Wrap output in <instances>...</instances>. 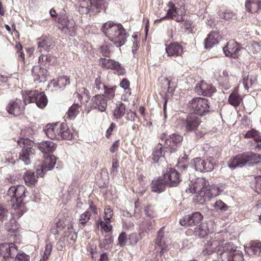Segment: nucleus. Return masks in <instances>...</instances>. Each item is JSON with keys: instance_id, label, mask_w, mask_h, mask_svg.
Returning a JSON list of instances; mask_svg holds the SVG:
<instances>
[{"instance_id": "obj_55", "label": "nucleus", "mask_w": 261, "mask_h": 261, "mask_svg": "<svg viewBox=\"0 0 261 261\" xmlns=\"http://www.w3.org/2000/svg\"><path fill=\"white\" fill-rule=\"evenodd\" d=\"M256 80L255 78L252 79V78L249 79L248 76L244 77L243 84L244 88L246 89H249L253 84V82Z\"/></svg>"}, {"instance_id": "obj_30", "label": "nucleus", "mask_w": 261, "mask_h": 261, "mask_svg": "<svg viewBox=\"0 0 261 261\" xmlns=\"http://www.w3.org/2000/svg\"><path fill=\"white\" fill-rule=\"evenodd\" d=\"M166 51L168 56L177 57L183 51L182 47L177 42L171 43L166 47Z\"/></svg>"}, {"instance_id": "obj_35", "label": "nucleus", "mask_w": 261, "mask_h": 261, "mask_svg": "<svg viewBox=\"0 0 261 261\" xmlns=\"http://www.w3.org/2000/svg\"><path fill=\"white\" fill-rule=\"evenodd\" d=\"M213 230L210 229L207 227V225L205 224H201L198 225L194 228V234L195 236H197L199 238H203L208 233H212Z\"/></svg>"}, {"instance_id": "obj_12", "label": "nucleus", "mask_w": 261, "mask_h": 261, "mask_svg": "<svg viewBox=\"0 0 261 261\" xmlns=\"http://www.w3.org/2000/svg\"><path fill=\"white\" fill-rule=\"evenodd\" d=\"M160 139L164 142L165 147H169L170 151L174 152L183 140L182 136L177 134H172L167 135L165 133L161 135Z\"/></svg>"}, {"instance_id": "obj_52", "label": "nucleus", "mask_w": 261, "mask_h": 261, "mask_svg": "<svg viewBox=\"0 0 261 261\" xmlns=\"http://www.w3.org/2000/svg\"><path fill=\"white\" fill-rule=\"evenodd\" d=\"M144 212L147 217L146 218H154L156 217L153 208L151 206H146L145 208Z\"/></svg>"}, {"instance_id": "obj_38", "label": "nucleus", "mask_w": 261, "mask_h": 261, "mask_svg": "<svg viewBox=\"0 0 261 261\" xmlns=\"http://www.w3.org/2000/svg\"><path fill=\"white\" fill-rule=\"evenodd\" d=\"M34 102L40 108H44L47 103V99L44 92H39L37 91V94L35 95Z\"/></svg>"}, {"instance_id": "obj_5", "label": "nucleus", "mask_w": 261, "mask_h": 261, "mask_svg": "<svg viewBox=\"0 0 261 261\" xmlns=\"http://www.w3.org/2000/svg\"><path fill=\"white\" fill-rule=\"evenodd\" d=\"M107 6L106 0H81L79 2L78 10L83 14L95 15L105 10Z\"/></svg>"}, {"instance_id": "obj_13", "label": "nucleus", "mask_w": 261, "mask_h": 261, "mask_svg": "<svg viewBox=\"0 0 261 261\" xmlns=\"http://www.w3.org/2000/svg\"><path fill=\"white\" fill-rule=\"evenodd\" d=\"M189 186L191 192L197 194L195 196L194 200L200 203L199 196H204L203 194L209 186L208 181L204 178H197L191 185L189 184Z\"/></svg>"}, {"instance_id": "obj_62", "label": "nucleus", "mask_w": 261, "mask_h": 261, "mask_svg": "<svg viewBox=\"0 0 261 261\" xmlns=\"http://www.w3.org/2000/svg\"><path fill=\"white\" fill-rule=\"evenodd\" d=\"M129 244L131 245H136L139 241V238L136 233L130 234L128 238Z\"/></svg>"}, {"instance_id": "obj_15", "label": "nucleus", "mask_w": 261, "mask_h": 261, "mask_svg": "<svg viewBox=\"0 0 261 261\" xmlns=\"http://www.w3.org/2000/svg\"><path fill=\"white\" fill-rule=\"evenodd\" d=\"M163 177L168 184V187H173L177 186L181 181L179 173L174 169L167 168Z\"/></svg>"}, {"instance_id": "obj_51", "label": "nucleus", "mask_w": 261, "mask_h": 261, "mask_svg": "<svg viewBox=\"0 0 261 261\" xmlns=\"http://www.w3.org/2000/svg\"><path fill=\"white\" fill-rule=\"evenodd\" d=\"M116 88V86L110 88L106 86V88L103 90L102 92H104V93L105 94L106 96L108 97V98L111 99H113L115 96Z\"/></svg>"}, {"instance_id": "obj_20", "label": "nucleus", "mask_w": 261, "mask_h": 261, "mask_svg": "<svg viewBox=\"0 0 261 261\" xmlns=\"http://www.w3.org/2000/svg\"><path fill=\"white\" fill-rule=\"evenodd\" d=\"M194 164L195 169L200 172H209L214 169V164L211 157L206 160L200 158H196L194 159Z\"/></svg>"}, {"instance_id": "obj_40", "label": "nucleus", "mask_w": 261, "mask_h": 261, "mask_svg": "<svg viewBox=\"0 0 261 261\" xmlns=\"http://www.w3.org/2000/svg\"><path fill=\"white\" fill-rule=\"evenodd\" d=\"M23 179L27 186H34L37 181V178L33 172L27 171L23 175Z\"/></svg>"}, {"instance_id": "obj_46", "label": "nucleus", "mask_w": 261, "mask_h": 261, "mask_svg": "<svg viewBox=\"0 0 261 261\" xmlns=\"http://www.w3.org/2000/svg\"><path fill=\"white\" fill-rule=\"evenodd\" d=\"M69 83V79L67 76H61L58 77L57 81L54 83V86L58 87L60 89H63Z\"/></svg>"}, {"instance_id": "obj_27", "label": "nucleus", "mask_w": 261, "mask_h": 261, "mask_svg": "<svg viewBox=\"0 0 261 261\" xmlns=\"http://www.w3.org/2000/svg\"><path fill=\"white\" fill-rule=\"evenodd\" d=\"M155 244L161 249L162 253L169 249L168 246L170 244V241L165 238L163 233V228L160 229L158 232V235L155 240Z\"/></svg>"}, {"instance_id": "obj_8", "label": "nucleus", "mask_w": 261, "mask_h": 261, "mask_svg": "<svg viewBox=\"0 0 261 261\" xmlns=\"http://www.w3.org/2000/svg\"><path fill=\"white\" fill-rule=\"evenodd\" d=\"M17 144L22 148L19 153V160L26 165L30 164L31 159L35 153V150L33 148L35 144L34 142L28 138H22L18 140Z\"/></svg>"}, {"instance_id": "obj_37", "label": "nucleus", "mask_w": 261, "mask_h": 261, "mask_svg": "<svg viewBox=\"0 0 261 261\" xmlns=\"http://www.w3.org/2000/svg\"><path fill=\"white\" fill-rule=\"evenodd\" d=\"M219 34L218 33L213 32L210 33L205 40V47L206 48H210L218 43V38Z\"/></svg>"}, {"instance_id": "obj_59", "label": "nucleus", "mask_w": 261, "mask_h": 261, "mask_svg": "<svg viewBox=\"0 0 261 261\" xmlns=\"http://www.w3.org/2000/svg\"><path fill=\"white\" fill-rule=\"evenodd\" d=\"M8 211L3 205H0V222H3L8 217Z\"/></svg>"}, {"instance_id": "obj_44", "label": "nucleus", "mask_w": 261, "mask_h": 261, "mask_svg": "<svg viewBox=\"0 0 261 261\" xmlns=\"http://www.w3.org/2000/svg\"><path fill=\"white\" fill-rule=\"evenodd\" d=\"M217 14L220 18L226 20L232 19L234 16V14L232 12L225 9H220L218 10Z\"/></svg>"}, {"instance_id": "obj_36", "label": "nucleus", "mask_w": 261, "mask_h": 261, "mask_svg": "<svg viewBox=\"0 0 261 261\" xmlns=\"http://www.w3.org/2000/svg\"><path fill=\"white\" fill-rule=\"evenodd\" d=\"M38 149L42 152H52L56 149L55 144L51 141H42L38 145Z\"/></svg>"}, {"instance_id": "obj_39", "label": "nucleus", "mask_w": 261, "mask_h": 261, "mask_svg": "<svg viewBox=\"0 0 261 261\" xmlns=\"http://www.w3.org/2000/svg\"><path fill=\"white\" fill-rule=\"evenodd\" d=\"M113 116L117 120L120 119L125 113V106L122 102L116 104L113 110Z\"/></svg>"}, {"instance_id": "obj_53", "label": "nucleus", "mask_w": 261, "mask_h": 261, "mask_svg": "<svg viewBox=\"0 0 261 261\" xmlns=\"http://www.w3.org/2000/svg\"><path fill=\"white\" fill-rule=\"evenodd\" d=\"M111 44H105L100 47V51L103 56L109 57L111 56L110 46Z\"/></svg>"}, {"instance_id": "obj_7", "label": "nucleus", "mask_w": 261, "mask_h": 261, "mask_svg": "<svg viewBox=\"0 0 261 261\" xmlns=\"http://www.w3.org/2000/svg\"><path fill=\"white\" fill-rule=\"evenodd\" d=\"M17 144L22 148L19 153V160L26 165L30 164L31 159L35 153V150L33 148L35 144L34 142L28 138H22L18 140Z\"/></svg>"}, {"instance_id": "obj_9", "label": "nucleus", "mask_w": 261, "mask_h": 261, "mask_svg": "<svg viewBox=\"0 0 261 261\" xmlns=\"http://www.w3.org/2000/svg\"><path fill=\"white\" fill-rule=\"evenodd\" d=\"M167 6L169 9L167 11L166 15L156 21H161L164 19H173L177 22L184 21L183 17L185 15L186 10L183 3L180 6L178 5V6H176L175 4L170 2L168 3Z\"/></svg>"}, {"instance_id": "obj_61", "label": "nucleus", "mask_w": 261, "mask_h": 261, "mask_svg": "<svg viewBox=\"0 0 261 261\" xmlns=\"http://www.w3.org/2000/svg\"><path fill=\"white\" fill-rule=\"evenodd\" d=\"M113 241V237L110 235V234H109L108 235H106V238L101 241L100 245L101 246L105 247L107 245L112 244Z\"/></svg>"}, {"instance_id": "obj_63", "label": "nucleus", "mask_w": 261, "mask_h": 261, "mask_svg": "<svg viewBox=\"0 0 261 261\" xmlns=\"http://www.w3.org/2000/svg\"><path fill=\"white\" fill-rule=\"evenodd\" d=\"M255 190L261 194V175L257 176L255 177Z\"/></svg>"}, {"instance_id": "obj_33", "label": "nucleus", "mask_w": 261, "mask_h": 261, "mask_svg": "<svg viewBox=\"0 0 261 261\" xmlns=\"http://www.w3.org/2000/svg\"><path fill=\"white\" fill-rule=\"evenodd\" d=\"M245 7L248 12L252 13L257 12L261 9V1L246 0Z\"/></svg>"}, {"instance_id": "obj_54", "label": "nucleus", "mask_w": 261, "mask_h": 261, "mask_svg": "<svg viewBox=\"0 0 261 261\" xmlns=\"http://www.w3.org/2000/svg\"><path fill=\"white\" fill-rule=\"evenodd\" d=\"M101 229L106 232H110L112 230V226L110 223H107L106 221H103L100 220L99 222Z\"/></svg>"}, {"instance_id": "obj_32", "label": "nucleus", "mask_w": 261, "mask_h": 261, "mask_svg": "<svg viewBox=\"0 0 261 261\" xmlns=\"http://www.w3.org/2000/svg\"><path fill=\"white\" fill-rule=\"evenodd\" d=\"M99 65L103 68L111 70H115L120 67V63L118 62L103 58H101L99 59Z\"/></svg>"}, {"instance_id": "obj_11", "label": "nucleus", "mask_w": 261, "mask_h": 261, "mask_svg": "<svg viewBox=\"0 0 261 261\" xmlns=\"http://www.w3.org/2000/svg\"><path fill=\"white\" fill-rule=\"evenodd\" d=\"M181 129L186 133L195 132L201 123V119L194 113L188 115L181 120Z\"/></svg>"}, {"instance_id": "obj_49", "label": "nucleus", "mask_w": 261, "mask_h": 261, "mask_svg": "<svg viewBox=\"0 0 261 261\" xmlns=\"http://www.w3.org/2000/svg\"><path fill=\"white\" fill-rule=\"evenodd\" d=\"M113 216V212L110 206H108L105 209L104 220L107 223H110L111 219Z\"/></svg>"}, {"instance_id": "obj_41", "label": "nucleus", "mask_w": 261, "mask_h": 261, "mask_svg": "<svg viewBox=\"0 0 261 261\" xmlns=\"http://www.w3.org/2000/svg\"><path fill=\"white\" fill-rule=\"evenodd\" d=\"M37 94V90L25 91L22 93L24 103L26 105L32 102H34V100H35V97Z\"/></svg>"}, {"instance_id": "obj_31", "label": "nucleus", "mask_w": 261, "mask_h": 261, "mask_svg": "<svg viewBox=\"0 0 261 261\" xmlns=\"http://www.w3.org/2000/svg\"><path fill=\"white\" fill-rule=\"evenodd\" d=\"M245 251L250 256L259 254L261 251V242L258 241H251L249 246L245 247Z\"/></svg>"}, {"instance_id": "obj_56", "label": "nucleus", "mask_w": 261, "mask_h": 261, "mask_svg": "<svg viewBox=\"0 0 261 261\" xmlns=\"http://www.w3.org/2000/svg\"><path fill=\"white\" fill-rule=\"evenodd\" d=\"M50 56H44L43 55H41L39 57V63L40 64V65H46L47 64L49 65L50 61Z\"/></svg>"}, {"instance_id": "obj_18", "label": "nucleus", "mask_w": 261, "mask_h": 261, "mask_svg": "<svg viewBox=\"0 0 261 261\" xmlns=\"http://www.w3.org/2000/svg\"><path fill=\"white\" fill-rule=\"evenodd\" d=\"M6 110L9 114L16 116L21 114L24 110V107L21 100L16 98L15 100H11L9 102Z\"/></svg>"}, {"instance_id": "obj_45", "label": "nucleus", "mask_w": 261, "mask_h": 261, "mask_svg": "<svg viewBox=\"0 0 261 261\" xmlns=\"http://www.w3.org/2000/svg\"><path fill=\"white\" fill-rule=\"evenodd\" d=\"M80 106L79 104L74 103L72 105L69 109V110L67 113V118L70 119H73L75 118L77 115L79 113V109Z\"/></svg>"}, {"instance_id": "obj_3", "label": "nucleus", "mask_w": 261, "mask_h": 261, "mask_svg": "<svg viewBox=\"0 0 261 261\" xmlns=\"http://www.w3.org/2000/svg\"><path fill=\"white\" fill-rule=\"evenodd\" d=\"M0 257L1 261H30V256L23 252H18L14 243L0 244Z\"/></svg>"}, {"instance_id": "obj_43", "label": "nucleus", "mask_w": 261, "mask_h": 261, "mask_svg": "<svg viewBox=\"0 0 261 261\" xmlns=\"http://www.w3.org/2000/svg\"><path fill=\"white\" fill-rule=\"evenodd\" d=\"M242 100V98L241 96L238 93L237 91L234 90L233 92H232L228 98V101L229 103L234 106L238 107L240 104V102Z\"/></svg>"}, {"instance_id": "obj_60", "label": "nucleus", "mask_w": 261, "mask_h": 261, "mask_svg": "<svg viewBox=\"0 0 261 261\" xmlns=\"http://www.w3.org/2000/svg\"><path fill=\"white\" fill-rule=\"evenodd\" d=\"M53 249V246L50 243H46L45 245V249L44 252L43 258L47 259L49 256Z\"/></svg>"}, {"instance_id": "obj_4", "label": "nucleus", "mask_w": 261, "mask_h": 261, "mask_svg": "<svg viewBox=\"0 0 261 261\" xmlns=\"http://www.w3.org/2000/svg\"><path fill=\"white\" fill-rule=\"evenodd\" d=\"M261 155L252 152H246L238 154L229 160L228 164L229 168L235 169L242 167L246 165L253 166L260 162Z\"/></svg>"}, {"instance_id": "obj_16", "label": "nucleus", "mask_w": 261, "mask_h": 261, "mask_svg": "<svg viewBox=\"0 0 261 261\" xmlns=\"http://www.w3.org/2000/svg\"><path fill=\"white\" fill-rule=\"evenodd\" d=\"M56 160V157L54 155L47 158L41 164L40 168L36 169L37 176L42 177L46 171L51 170L54 167Z\"/></svg>"}, {"instance_id": "obj_14", "label": "nucleus", "mask_w": 261, "mask_h": 261, "mask_svg": "<svg viewBox=\"0 0 261 261\" xmlns=\"http://www.w3.org/2000/svg\"><path fill=\"white\" fill-rule=\"evenodd\" d=\"M58 29L63 33L72 35L73 32L75 21L72 18H69L65 15H60L58 18Z\"/></svg>"}, {"instance_id": "obj_58", "label": "nucleus", "mask_w": 261, "mask_h": 261, "mask_svg": "<svg viewBox=\"0 0 261 261\" xmlns=\"http://www.w3.org/2000/svg\"><path fill=\"white\" fill-rule=\"evenodd\" d=\"M118 244L121 246H124L126 245L127 241V236L125 232H122L118 237Z\"/></svg>"}, {"instance_id": "obj_2", "label": "nucleus", "mask_w": 261, "mask_h": 261, "mask_svg": "<svg viewBox=\"0 0 261 261\" xmlns=\"http://www.w3.org/2000/svg\"><path fill=\"white\" fill-rule=\"evenodd\" d=\"M101 30L116 47L122 46L126 41L127 35L121 23L108 21L102 25Z\"/></svg>"}, {"instance_id": "obj_22", "label": "nucleus", "mask_w": 261, "mask_h": 261, "mask_svg": "<svg viewBox=\"0 0 261 261\" xmlns=\"http://www.w3.org/2000/svg\"><path fill=\"white\" fill-rule=\"evenodd\" d=\"M195 91L198 95L211 96L215 92V88L211 84L201 81L196 85L195 87Z\"/></svg>"}, {"instance_id": "obj_10", "label": "nucleus", "mask_w": 261, "mask_h": 261, "mask_svg": "<svg viewBox=\"0 0 261 261\" xmlns=\"http://www.w3.org/2000/svg\"><path fill=\"white\" fill-rule=\"evenodd\" d=\"M189 106L193 109L195 114L204 116L210 111L208 100L202 97H195L189 102Z\"/></svg>"}, {"instance_id": "obj_1", "label": "nucleus", "mask_w": 261, "mask_h": 261, "mask_svg": "<svg viewBox=\"0 0 261 261\" xmlns=\"http://www.w3.org/2000/svg\"><path fill=\"white\" fill-rule=\"evenodd\" d=\"M27 189L22 185L13 186L7 191L6 199L10 205L14 210L13 214L19 218L26 212L24 199L25 197Z\"/></svg>"}, {"instance_id": "obj_50", "label": "nucleus", "mask_w": 261, "mask_h": 261, "mask_svg": "<svg viewBox=\"0 0 261 261\" xmlns=\"http://www.w3.org/2000/svg\"><path fill=\"white\" fill-rule=\"evenodd\" d=\"M214 207L216 210H219L221 212H224L226 211L229 207L221 200H218L215 203Z\"/></svg>"}, {"instance_id": "obj_17", "label": "nucleus", "mask_w": 261, "mask_h": 261, "mask_svg": "<svg viewBox=\"0 0 261 261\" xmlns=\"http://www.w3.org/2000/svg\"><path fill=\"white\" fill-rule=\"evenodd\" d=\"M107 99L103 94H97L91 100L90 107L100 112H103L107 108Z\"/></svg>"}, {"instance_id": "obj_26", "label": "nucleus", "mask_w": 261, "mask_h": 261, "mask_svg": "<svg viewBox=\"0 0 261 261\" xmlns=\"http://www.w3.org/2000/svg\"><path fill=\"white\" fill-rule=\"evenodd\" d=\"M47 70L40 66H35L32 69V75L34 77L35 81L44 82L46 81Z\"/></svg>"}, {"instance_id": "obj_21", "label": "nucleus", "mask_w": 261, "mask_h": 261, "mask_svg": "<svg viewBox=\"0 0 261 261\" xmlns=\"http://www.w3.org/2000/svg\"><path fill=\"white\" fill-rule=\"evenodd\" d=\"M240 45L234 40L229 41L227 44L223 47L225 55L227 57L236 58L240 50Z\"/></svg>"}, {"instance_id": "obj_42", "label": "nucleus", "mask_w": 261, "mask_h": 261, "mask_svg": "<svg viewBox=\"0 0 261 261\" xmlns=\"http://www.w3.org/2000/svg\"><path fill=\"white\" fill-rule=\"evenodd\" d=\"M154 218H146L141 225V229L142 232H146L148 230L153 229L155 223Z\"/></svg>"}, {"instance_id": "obj_23", "label": "nucleus", "mask_w": 261, "mask_h": 261, "mask_svg": "<svg viewBox=\"0 0 261 261\" xmlns=\"http://www.w3.org/2000/svg\"><path fill=\"white\" fill-rule=\"evenodd\" d=\"M92 213L97 215L98 213L97 208L95 205H90L89 207L83 213H82L79 220V227L83 229L90 219Z\"/></svg>"}, {"instance_id": "obj_64", "label": "nucleus", "mask_w": 261, "mask_h": 261, "mask_svg": "<svg viewBox=\"0 0 261 261\" xmlns=\"http://www.w3.org/2000/svg\"><path fill=\"white\" fill-rule=\"evenodd\" d=\"M119 85L121 88L125 90H130V83L129 81L127 79H123L120 82Z\"/></svg>"}, {"instance_id": "obj_24", "label": "nucleus", "mask_w": 261, "mask_h": 261, "mask_svg": "<svg viewBox=\"0 0 261 261\" xmlns=\"http://www.w3.org/2000/svg\"><path fill=\"white\" fill-rule=\"evenodd\" d=\"M222 191L218 186L215 185L211 186L209 187L208 189L207 188L203 194L204 196H199L200 198V203H202L206 201H209L211 198L219 195Z\"/></svg>"}, {"instance_id": "obj_19", "label": "nucleus", "mask_w": 261, "mask_h": 261, "mask_svg": "<svg viewBox=\"0 0 261 261\" xmlns=\"http://www.w3.org/2000/svg\"><path fill=\"white\" fill-rule=\"evenodd\" d=\"M203 218L199 212H195L181 219L179 223L182 226H192L200 223Z\"/></svg>"}, {"instance_id": "obj_28", "label": "nucleus", "mask_w": 261, "mask_h": 261, "mask_svg": "<svg viewBox=\"0 0 261 261\" xmlns=\"http://www.w3.org/2000/svg\"><path fill=\"white\" fill-rule=\"evenodd\" d=\"M38 47L39 51H49V50L55 46L54 42L47 37H42L38 39Z\"/></svg>"}, {"instance_id": "obj_6", "label": "nucleus", "mask_w": 261, "mask_h": 261, "mask_svg": "<svg viewBox=\"0 0 261 261\" xmlns=\"http://www.w3.org/2000/svg\"><path fill=\"white\" fill-rule=\"evenodd\" d=\"M218 259L224 261L223 258H227L226 261H243V254L239 250H236V247L230 242L222 243L218 249Z\"/></svg>"}, {"instance_id": "obj_47", "label": "nucleus", "mask_w": 261, "mask_h": 261, "mask_svg": "<svg viewBox=\"0 0 261 261\" xmlns=\"http://www.w3.org/2000/svg\"><path fill=\"white\" fill-rule=\"evenodd\" d=\"M245 138H254L255 140H261V136L259 135V133L254 129H251L248 130L244 135Z\"/></svg>"}, {"instance_id": "obj_34", "label": "nucleus", "mask_w": 261, "mask_h": 261, "mask_svg": "<svg viewBox=\"0 0 261 261\" xmlns=\"http://www.w3.org/2000/svg\"><path fill=\"white\" fill-rule=\"evenodd\" d=\"M164 154L165 151L163 149V144L161 143H159L154 148L150 159L154 163H158L161 158L164 157Z\"/></svg>"}, {"instance_id": "obj_48", "label": "nucleus", "mask_w": 261, "mask_h": 261, "mask_svg": "<svg viewBox=\"0 0 261 261\" xmlns=\"http://www.w3.org/2000/svg\"><path fill=\"white\" fill-rule=\"evenodd\" d=\"M249 53L252 56H253L259 53L260 50V45L257 42H253L250 46H248Z\"/></svg>"}, {"instance_id": "obj_25", "label": "nucleus", "mask_w": 261, "mask_h": 261, "mask_svg": "<svg viewBox=\"0 0 261 261\" xmlns=\"http://www.w3.org/2000/svg\"><path fill=\"white\" fill-rule=\"evenodd\" d=\"M166 187H168V184L164 177L154 178L151 184V191L153 192L161 193L165 190Z\"/></svg>"}, {"instance_id": "obj_29", "label": "nucleus", "mask_w": 261, "mask_h": 261, "mask_svg": "<svg viewBox=\"0 0 261 261\" xmlns=\"http://www.w3.org/2000/svg\"><path fill=\"white\" fill-rule=\"evenodd\" d=\"M44 131L46 136L50 139H60L59 135V123L47 124L44 128Z\"/></svg>"}, {"instance_id": "obj_57", "label": "nucleus", "mask_w": 261, "mask_h": 261, "mask_svg": "<svg viewBox=\"0 0 261 261\" xmlns=\"http://www.w3.org/2000/svg\"><path fill=\"white\" fill-rule=\"evenodd\" d=\"M94 86L100 92H102L106 87V86L102 83L100 78H96L95 79Z\"/></svg>"}]
</instances>
